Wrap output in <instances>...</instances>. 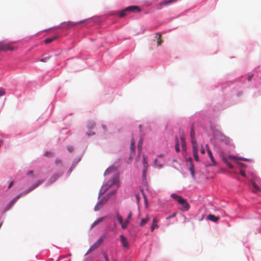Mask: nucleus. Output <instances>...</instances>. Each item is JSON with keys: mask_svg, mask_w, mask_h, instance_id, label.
Listing matches in <instances>:
<instances>
[{"mask_svg": "<svg viewBox=\"0 0 261 261\" xmlns=\"http://www.w3.org/2000/svg\"><path fill=\"white\" fill-rule=\"evenodd\" d=\"M171 197L175 199L178 202L181 206L180 210L182 211H187L190 208V205L188 203L186 199L183 198L181 196L177 195L176 194H171Z\"/></svg>", "mask_w": 261, "mask_h": 261, "instance_id": "1", "label": "nucleus"}, {"mask_svg": "<svg viewBox=\"0 0 261 261\" xmlns=\"http://www.w3.org/2000/svg\"><path fill=\"white\" fill-rule=\"evenodd\" d=\"M140 11L141 9L138 6H129L120 12L119 16L120 17H123L125 16L129 12H139Z\"/></svg>", "mask_w": 261, "mask_h": 261, "instance_id": "2", "label": "nucleus"}, {"mask_svg": "<svg viewBox=\"0 0 261 261\" xmlns=\"http://www.w3.org/2000/svg\"><path fill=\"white\" fill-rule=\"evenodd\" d=\"M16 49L15 47L11 46V43H4L3 42H0V51H13Z\"/></svg>", "mask_w": 261, "mask_h": 261, "instance_id": "3", "label": "nucleus"}, {"mask_svg": "<svg viewBox=\"0 0 261 261\" xmlns=\"http://www.w3.org/2000/svg\"><path fill=\"white\" fill-rule=\"evenodd\" d=\"M104 240V237L100 238L88 250L86 254L96 249Z\"/></svg>", "mask_w": 261, "mask_h": 261, "instance_id": "4", "label": "nucleus"}, {"mask_svg": "<svg viewBox=\"0 0 261 261\" xmlns=\"http://www.w3.org/2000/svg\"><path fill=\"white\" fill-rule=\"evenodd\" d=\"M218 139L225 143V144L228 145L230 143V139L224 135V134H222L221 133L219 132L218 135Z\"/></svg>", "mask_w": 261, "mask_h": 261, "instance_id": "5", "label": "nucleus"}, {"mask_svg": "<svg viewBox=\"0 0 261 261\" xmlns=\"http://www.w3.org/2000/svg\"><path fill=\"white\" fill-rule=\"evenodd\" d=\"M192 147H193V155L194 159L195 161L197 162L199 161V157H198V147L197 145V143L196 141H193L192 142Z\"/></svg>", "mask_w": 261, "mask_h": 261, "instance_id": "6", "label": "nucleus"}, {"mask_svg": "<svg viewBox=\"0 0 261 261\" xmlns=\"http://www.w3.org/2000/svg\"><path fill=\"white\" fill-rule=\"evenodd\" d=\"M143 177L144 179H146V172L148 168V163L147 157L145 155H143Z\"/></svg>", "mask_w": 261, "mask_h": 261, "instance_id": "7", "label": "nucleus"}, {"mask_svg": "<svg viewBox=\"0 0 261 261\" xmlns=\"http://www.w3.org/2000/svg\"><path fill=\"white\" fill-rule=\"evenodd\" d=\"M43 182V180H39L35 184H33L28 190L24 191V194H28L38 187Z\"/></svg>", "mask_w": 261, "mask_h": 261, "instance_id": "8", "label": "nucleus"}, {"mask_svg": "<svg viewBox=\"0 0 261 261\" xmlns=\"http://www.w3.org/2000/svg\"><path fill=\"white\" fill-rule=\"evenodd\" d=\"M84 22V20H82L77 22H74L72 21H67L64 22L62 23L64 27L67 28V29H69L71 27H73L76 25L82 23Z\"/></svg>", "mask_w": 261, "mask_h": 261, "instance_id": "9", "label": "nucleus"}, {"mask_svg": "<svg viewBox=\"0 0 261 261\" xmlns=\"http://www.w3.org/2000/svg\"><path fill=\"white\" fill-rule=\"evenodd\" d=\"M116 217L117 220L119 222V223L121 224L122 228V229L126 228V226L125 223V221H123L122 216L120 215H119L118 213H117Z\"/></svg>", "mask_w": 261, "mask_h": 261, "instance_id": "10", "label": "nucleus"}, {"mask_svg": "<svg viewBox=\"0 0 261 261\" xmlns=\"http://www.w3.org/2000/svg\"><path fill=\"white\" fill-rule=\"evenodd\" d=\"M118 181V177L114 176L111 180H109L106 184V186L107 187V189L115 185Z\"/></svg>", "mask_w": 261, "mask_h": 261, "instance_id": "11", "label": "nucleus"}, {"mask_svg": "<svg viewBox=\"0 0 261 261\" xmlns=\"http://www.w3.org/2000/svg\"><path fill=\"white\" fill-rule=\"evenodd\" d=\"M121 242L122 244V246L124 248H127L128 247V244L127 241V240L126 238L124 237V235L121 234L120 236Z\"/></svg>", "mask_w": 261, "mask_h": 261, "instance_id": "12", "label": "nucleus"}, {"mask_svg": "<svg viewBox=\"0 0 261 261\" xmlns=\"http://www.w3.org/2000/svg\"><path fill=\"white\" fill-rule=\"evenodd\" d=\"M61 176L60 174L56 173L54 174L48 180V182L49 184H51L55 182L60 176Z\"/></svg>", "mask_w": 261, "mask_h": 261, "instance_id": "13", "label": "nucleus"}, {"mask_svg": "<svg viewBox=\"0 0 261 261\" xmlns=\"http://www.w3.org/2000/svg\"><path fill=\"white\" fill-rule=\"evenodd\" d=\"M150 220V217L149 215H147L146 218L142 219L141 221L140 224V226L142 227L144 226L146 223L148 222V221Z\"/></svg>", "mask_w": 261, "mask_h": 261, "instance_id": "14", "label": "nucleus"}, {"mask_svg": "<svg viewBox=\"0 0 261 261\" xmlns=\"http://www.w3.org/2000/svg\"><path fill=\"white\" fill-rule=\"evenodd\" d=\"M206 150H207V152L208 153V156L211 159V160L212 161V162H213L214 164H215V160H214V158L213 155V154H212V151L210 150L208 146L207 145H206Z\"/></svg>", "mask_w": 261, "mask_h": 261, "instance_id": "15", "label": "nucleus"}, {"mask_svg": "<svg viewBox=\"0 0 261 261\" xmlns=\"http://www.w3.org/2000/svg\"><path fill=\"white\" fill-rule=\"evenodd\" d=\"M158 220L156 218H154L152 220V223L150 227V230L151 231H153L155 228H158V226L157 225Z\"/></svg>", "mask_w": 261, "mask_h": 261, "instance_id": "16", "label": "nucleus"}, {"mask_svg": "<svg viewBox=\"0 0 261 261\" xmlns=\"http://www.w3.org/2000/svg\"><path fill=\"white\" fill-rule=\"evenodd\" d=\"M207 218L208 220L213 221V222H217L219 220V218L216 217L214 215H209L207 216Z\"/></svg>", "mask_w": 261, "mask_h": 261, "instance_id": "17", "label": "nucleus"}, {"mask_svg": "<svg viewBox=\"0 0 261 261\" xmlns=\"http://www.w3.org/2000/svg\"><path fill=\"white\" fill-rule=\"evenodd\" d=\"M105 217H101L98 219H97L96 221H95L91 225V228L94 227L96 225H97L98 224L101 222L104 219Z\"/></svg>", "mask_w": 261, "mask_h": 261, "instance_id": "18", "label": "nucleus"}, {"mask_svg": "<svg viewBox=\"0 0 261 261\" xmlns=\"http://www.w3.org/2000/svg\"><path fill=\"white\" fill-rule=\"evenodd\" d=\"M58 38V36H55L51 38H47L45 40L44 42L46 44L50 43L53 41H55V40H56Z\"/></svg>", "mask_w": 261, "mask_h": 261, "instance_id": "19", "label": "nucleus"}, {"mask_svg": "<svg viewBox=\"0 0 261 261\" xmlns=\"http://www.w3.org/2000/svg\"><path fill=\"white\" fill-rule=\"evenodd\" d=\"M26 194H24V192L21 193L20 194H19V195H18L16 197H15L13 199H12L10 202L12 204H14L16 202V201L19 199L23 195H25Z\"/></svg>", "mask_w": 261, "mask_h": 261, "instance_id": "20", "label": "nucleus"}, {"mask_svg": "<svg viewBox=\"0 0 261 261\" xmlns=\"http://www.w3.org/2000/svg\"><path fill=\"white\" fill-rule=\"evenodd\" d=\"M26 194H24V192L21 193L20 194H19V195H18L16 197H15L13 199H12L10 202L12 204H14L16 202V201L19 199L23 195H25Z\"/></svg>", "mask_w": 261, "mask_h": 261, "instance_id": "21", "label": "nucleus"}, {"mask_svg": "<svg viewBox=\"0 0 261 261\" xmlns=\"http://www.w3.org/2000/svg\"><path fill=\"white\" fill-rule=\"evenodd\" d=\"M26 194H24V192L21 193L20 194H19V195H18L16 197H15L13 199H12L10 202L12 204H14L16 202V201L19 199L23 195H25Z\"/></svg>", "mask_w": 261, "mask_h": 261, "instance_id": "22", "label": "nucleus"}, {"mask_svg": "<svg viewBox=\"0 0 261 261\" xmlns=\"http://www.w3.org/2000/svg\"><path fill=\"white\" fill-rule=\"evenodd\" d=\"M180 140H181V147L182 149L185 150L186 149V141L185 139L184 136H180Z\"/></svg>", "mask_w": 261, "mask_h": 261, "instance_id": "23", "label": "nucleus"}, {"mask_svg": "<svg viewBox=\"0 0 261 261\" xmlns=\"http://www.w3.org/2000/svg\"><path fill=\"white\" fill-rule=\"evenodd\" d=\"M251 185L253 188V192L256 193L257 191H260L259 187L253 181L251 182Z\"/></svg>", "mask_w": 261, "mask_h": 261, "instance_id": "24", "label": "nucleus"}, {"mask_svg": "<svg viewBox=\"0 0 261 261\" xmlns=\"http://www.w3.org/2000/svg\"><path fill=\"white\" fill-rule=\"evenodd\" d=\"M189 169L191 172V174L193 179L195 178V171H194V164H191V166H190Z\"/></svg>", "mask_w": 261, "mask_h": 261, "instance_id": "25", "label": "nucleus"}, {"mask_svg": "<svg viewBox=\"0 0 261 261\" xmlns=\"http://www.w3.org/2000/svg\"><path fill=\"white\" fill-rule=\"evenodd\" d=\"M132 215H133V214L132 213V212H130L127 216V218L126 219V220L124 221H125V223L126 224V227L127 226V225L129 224V223L130 222V221L132 219Z\"/></svg>", "mask_w": 261, "mask_h": 261, "instance_id": "26", "label": "nucleus"}, {"mask_svg": "<svg viewBox=\"0 0 261 261\" xmlns=\"http://www.w3.org/2000/svg\"><path fill=\"white\" fill-rule=\"evenodd\" d=\"M110 196L109 195H107L106 197L102 198L100 201H99L102 205H103L104 204H105L107 201H108V200L109 199V198H110Z\"/></svg>", "mask_w": 261, "mask_h": 261, "instance_id": "27", "label": "nucleus"}, {"mask_svg": "<svg viewBox=\"0 0 261 261\" xmlns=\"http://www.w3.org/2000/svg\"><path fill=\"white\" fill-rule=\"evenodd\" d=\"M228 158L229 159H230V160H236V159H237V156L232 155H228ZM238 159H239L240 160L246 161V159H244V158H238Z\"/></svg>", "mask_w": 261, "mask_h": 261, "instance_id": "28", "label": "nucleus"}, {"mask_svg": "<svg viewBox=\"0 0 261 261\" xmlns=\"http://www.w3.org/2000/svg\"><path fill=\"white\" fill-rule=\"evenodd\" d=\"M190 136H191V142L192 143L193 141H195V138H194V137H195V132H194L193 127L191 128Z\"/></svg>", "mask_w": 261, "mask_h": 261, "instance_id": "29", "label": "nucleus"}, {"mask_svg": "<svg viewBox=\"0 0 261 261\" xmlns=\"http://www.w3.org/2000/svg\"><path fill=\"white\" fill-rule=\"evenodd\" d=\"M103 205H102L100 202H99L95 206L94 210L95 211L99 210L102 207Z\"/></svg>", "mask_w": 261, "mask_h": 261, "instance_id": "30", "label": "nucleus"}, {"mask_svg": "<svg viewBox=\"0 0 261 261\" xmlns=\"http://www.w3.org/2000/svg\"><path fill=\"white\" fill-rule=\"evenodd\" d=\"M161 34H159V35H156V38H157L158 39V41H157V44H158V46L160 45L161 44L162 42V39H161Z\"/></svg>", "mask_w": 261, "mask_h": 261, "instance_id": "31", "label": "nucleus"}, {"mask_svg": "<svg viewBox=\"0 0 261 261\" xmlns=\"http://www.w3.org/2000/svg\"><path fill=\"white\" fill-rule=\"evenodd\" d=\"M223 161L224 162V163L226 164L227 166L230 168V169H232L233 168V166L229 163L227 161V159L226 158H224L223 159Z\"/></svg>", "mask_w": 261, "mask_h": 261, "instance_id": "32", "label": "nucleus"}, {"mask_svg": "<svg viewBox=\"0 0 261 261\" xmlns=\"http://www.w3.org/2000/svg\"><path fill=\"white\" fill-rule=\"evenodd\" d=\"M175 149L177 152H179L180 151L179 143L178 139L177 138H176V139Z\"/></svg>", "mask_w": 261, "mask_h": 261, "instance_id": "33", "label": "nucleus"}, {"mask_svg": "<svg viewBox=\"0 0 261 261\" xmlns=\"http://www.w3.org/2000/svg\"><path fill=\"white\" fill-rule=\"evenodd\" d=\"M94 126H95V123L92 121L89 122L87 124V127L90 129L93 128L94 127Z\"/></svg>", "mask_w": 261, "mask_h": 261, "instance_id": "34", "label": "nucleus"}, {"mask_svg": "<svg viewBox=\"0 0 261 261\" xmlns=\"http://www.w3.org/2000/svg\"><path fill=\"white\" fill-rule=\"evenodd\" d=\"M143 139L141 138V139H140V140H139V141L138 142V149L140 150L141 149V147H142V145L143 144Z\"/></svg>", "mask_w": 261, "mask_h": 261, "instance_id": "35", "label": "nucleus"}, {"mask_svg": "<svg viewBox=\"0 0 261 261\" xmlns=\"http://www.w3.org/2000/svg\"><path fill=\"white\" fill-rule=\"evenodd\" d=\"M55 164L57 166L61 165L62 164V160L59 159H57L55 161Z\"/></svg>", "mask_w": 261, "mask_h": 261, "instance_id": "36", "label": "nucleus"}, {"mask_svg": "<svg viewBox=\"0 0 261 261\" xmlns=\"http://www.w3.org/2000/svg\"><path fill=\"white\" fill-rule=\"evenodd\" d=\"M135 148V141L133 139V140H132V142H131V146H130V149H131L132 150H134Z\"/></svg>", "mask_w": 261, "mask_h": 261, "instance_id": "37", "label": "nucleus"}, {"mask_svg": "<svg viewBox=\"0 0 261 261\" xmlns=\"http://www.w3.org/2000/svg\"><path fill=\"white\" fill-rule=\"evenodd\" d=\"M44 155L46 156L51 157L53 156V153L49 151H46L44 153Z\"/></svg>", "mask_w": 261, "mask_h": 261, "instance_id": "38", "label": "nucleus"}, {"mask_svg": "<svg viewBox=\"0 0 261 261\" xmlns=\"http://www.w3.org/2000/svg\"><path fill=\"white\" fill-rule=\"evenodd\" d=\"M113 170V168H108L105 172V175H107V174H109L110 172H111Z\"/></svg>", "mask_w": 261, "mask_h": 261, "instance_id": "39", "label": "nucleus"}, {"mask_svg": "<svg viewBox=\"0 0 261 261\" xmlns=\"http://www.w3.org/2000/svg\"><path fill=\"white\" fill-rule=\"evenodd\" d=\"M13 205V204H12L11 202H10L7 205V206L5 208V211H8L9 210L11 207Z\"/></svg>", "mask_w": 261, "mask_h": 261, "instance_id": "40", "label": "nucleus"}, {"mask_svg": "<svg viewBox=\"0 0 261 261\" xmlns=\"http://www.w3.org/2000/svg\"><path fill=\"white\" fill-rule=\"evenodd\" d=\"M5 94V91L4 89L0 88V96L4 95Z\"/></svg>", "mask_w": 261, "mask_h": 261, "instance_id": "41", "label": "nucleus"}, {"mask_svg": "<svg viewBox=\"0 0 261 261\" xmlns=\"http://www.w3.org/2000/svg\"><path fill=\"white\" fill-rule=\"evenodd\" d=\"M154 164L157 166H159V167H162V165L160 164L158 162V161L157 159H155L154 160Z\"/></svg>", "mask_w": 261, "mask_h": 261, "instance_id": "42", "label": "nucleus"}, {"mask_svg": "<svg viewBox=\"0 0 261 261\" xmlns=\"http://www.w3.org/2000/svg\"><path fill=\"white\" fill-rule=\"evenodd\" d=\"M186 161L188 162H189L190 163V166H191V164H193V161L191 158H189L187 159Z\"/></svg>", "mask_w": 261, "mask_h": 261, "instance_id": "43", "label": "nucleus"}, {"mask_svg": "<svg viewBox=\"0 0 261 261\" xmlns=\"http://www.w3.org/2000/svg\"><path fill=\"white\" fill-rule=\"evenodd\" d=\"M67 149L70 152H72L73 150V147L72 146H68Z\"/></svg>", "mask_w": 261, "mask_h": 261, "instance_id": "44", "label": "nucleus"}, {"mask_svg": "<svg viewBox=\"0 0 261 261\" xmlns=\"http://www.w3.org/2000/svg\"><path fill=\"white\" fill-rule=\"evenodd\" d=\"M176 215V213H174L173 215L169 216V217H167V219H169L171 218L175 217Z\"/></svg>", "mask_w": 261, "mask_h": 261, "instance_id": "45", "label": "nucleus"}, {"mask_svg": "<svg viewBox=\"0 0 261 261\" xmlns=\"http://www.w3.org/2000/svg\"><path fill=\"white\" fill-rule=\"evenodd\" d=\"M200 151H201V153L202 154H204L205 153V150H204L203 146H201V150Z\"/></svg>", "mask_w": 261, "mask_h": 261, "instance_id": "46", "label": "nucleus"}, {"mask_svg": "<svg viewBox=\"0 0 261 261\" xmlns=\"http://www.w3.org/2000/svg\"><path fill=\"white\" fill-rule=\"evenodd\" d=\"M49 59V57H45V58H42V59H41V62H46L48 59Z\"/></svg>", "mask_w": 261, "mask_h": 261, "instance_id": "47", "label": "nucleus"}, {"mask_svg": "<svg viewBox=\"0 0 261 261\" xmlns=\"http://www.w3.org/2000/svg\"><path fill=\"white\" fill-rule=\"evenodd\" d=\"M240 174H241V175H242L244 177H245L246 176L245 172L243 170L240 171Z\"/></svg>", "mask_w": 261, "mask_h": 261, "instance_id": "48", "label": "nucleus"}, {"mask_svg": "<svg viewBox=\"0 0 261 261\" xmlns=\"http://www.w3.org/2000/svg\"><path fill=\"white\" fill-rule=\"evenodd\" d=\"M13 184H14V182L13 181H11L9 184V185L8 186V189H10L13 186Z\"/></svg>", "mask_w": 261, "mask_h": 261, "instance_id": "49", "label": "nucleus"}, {"mask_svg": "<svg viewBox=\"0 0 261 261\" xmlns=\"http://www.w3.org/2000/svg\"><path fill=\"white\" fill-rule=\"evenodd\" d=\"M104 257L106 261H109V259L108 258V257L107 255L104 254Z\"/></svg>", "mask_w": 261, "mask_h": 261, "instance_id": "50", "label": "nucleus"}, {"mask_svg": "<svg viewBox=\"0 0 261 261\" xmlns=\"http://www.w3.org/2000/svg\"><path fill=\"white\" fill-rule=\"evenodd\" d=\"M136 199L138 201V202H139V200H140V196L138 194H136Z\"/></svg>", "mask_w": 261, "mask_h": 261, "instance_id": "51", "label": "nucleus"}, {"mask_svg": "<svg viewBox=\"0 0 261 261\" xmlns=\"http://www.w3.org/2000/svg\"><path fill=\"white\" fill-rule=\"evenodd\" d=\"M252 76H253V75H250L248 77V81H250L252 78Z\"/></svg>", "mask_w": 261, "mask_h": 261, "instance_id": "52", "label": "nucleus"}, {"mask_svg": "<svg viewBox=\"0 0 261 261\" xmlns=\"http://www.w3.org/2000/svg\"><path fill=\"white\" fill-rule=\"evenodd\" d=\"M33 171L32 170H31L28 173H27V175H33Z\"/></svg>", "mask_w": 261, "mask_h": 261, "instance_id": "53", "label": "nucleus"}, {"mask_svg": "<svg viewBox=\"0 0 261 261\" xmlns=\"http://www.w3.org/2000/svg\"><path fill=\"white\" fill-rule=\"evenodd\" d=\"M102 127L104 130H107V127L105 125H102Z\"/></svg>", "mask_w": 261, "mask_h": 261, "instance_id": "54", "label": "nucleus"}, {"mask_svg": "<svg viewBox=\"0 0 261 261\" xmlns=\"http://www.w3.org/2000/svg\"><path fill=\"white\" fill-rule=\"evenodd\" d=\"M139 127H140V131H141L142 125H139Z\"/></svg>", "mask_w": 261, "mask_h": 261, "instance_id": "55", "label": "nucleus"}, {"mask_svg": "<svg viewBox=\"0 0 261 261\" xmlns=\"http://www.w3.org/2000/svg\"><path fill=\"white\" fill-rule=\"evenodd\" d=\"M163 156V154H161L160 155H158V157H162Z\"/></svg>", "mask_w": 261, "mask_h": 261, "instance_id": "56", "label": "nucleus"}, {"mask_svg": "<svg viewBox=\"0 0 261 261\" xmlns=\"http://www.w3.org/2000/svg\"><path fill=\"white\" fill-rule=\"evenodd\" d=\"M68 256H71V253L68 254Z\"/></svg>", "mask_w": 261, "mask_h": 261, "instance_id": "57", "label": "nucleus"}, {"mask_svg": "<svg viewBox=\"0 0 261 261\" xmlns=\"http://www.w3.org/2000/svg\"><path fill=\"white\" fill-rule=\"evenodd\" d=\"M94 134V133H92V134H88V135H90Z\"/></svg>", "mask_w": 261, "mask_h": 261, "instance_id": "58", "label": "nucleus"}]
</instances>
